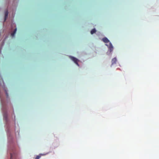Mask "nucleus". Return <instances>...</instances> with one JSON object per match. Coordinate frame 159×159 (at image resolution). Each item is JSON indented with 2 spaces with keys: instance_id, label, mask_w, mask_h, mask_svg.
Segmentation results:
<instances>
[{
  "instance_id": "nucleus-11",
  "label": "nucleus",
  "mask_w": 159,
  "mask_h": 159,
  "mask_svg": "<svg viewBox=\"0 0 159 159\" xmlns=\"http://www.w3.org/2000/svg\"><path fill=\"white\" fill-rule=\"evenodd\" d=\"M5 91L6 92V95H7V96H8V94H7V92L6 90H5Z\"/></svg>"
},
{
  "instance_id": "nucleus-10",
  "label": "nucleus",
  "mask_w": 159,
  "mask_h": 159,
  "mask_svg": "<svg viewBox=\"0 0 159 159\" xmlns=\"http://www.w3.org/2000/svg\"><path fill=\"white\" fill-rule=\"evenodd\" d=\"M12 158V153H11V158Z\"/></svg>"
},
{
  "instance_id": "nucleus-4",
  "label": "nucleus",
  "mask_w": 159,
  "mask_h": 159,
  "mask_svg": "<svg viewBox=\"0 0 159 159\" xmlns=\"http://www.w3.org/2000/svg\"><path fill=\"white\" fill-rule=\"evenodd\" d=\"M102 40L105 43H108L109 42V40L107 38L105 37L102 39Z\"/></svg>"
},
{
  "instance_id": "nucleus-2",
  "label": "nucleus",
  "mask_w": 159,
  "mask_h": 159,
  "mask_svg": "<svg viewBox=\"0 0 159 159\" xmlns=\"http://www.w3.org/2000/svg\"><path fill=\"white\" fill-rule=\"evenodd\" d=\"M71 59L78 66H79V64L78 63V60L74 57H71Z\"/></svg>"
},
{
  "instance_id": "nucleus-3",
  "label": "nucleus",
  "mask_w": 159,
  "mask_h": 159,
  "mask_svg": "<svg viewBox=\"0 0 159 159\" xmlns=\"http://www.w3.org/2000/svg\"><path fill=\"white\" fill-rule=\"evenodd\" d=\"M117 59L116 58H114L112 59L111 63L112 64H114L116 63Z\"/></svg>"
},
{
  "instance_id": "nucleus-9",
  "label": "nucleus",
  "mask_w": 159,
  "mask_h": 159,
  "mask_svg": "<svg viewBox=\"0 0 159 159\" xmlns=\"http://www.w3.org/2000/svg\"><path fill=\"white\" fill-rule=\"evenodd\" d=\"M4 118L6 119L7 118V115H6L5 114L4 115Z\"/></svg>"
},
{
  "instance_id": "nucleus-8",
  "label": "nucleus",
  "mask_w": 159,
  "mask_h": 159,
  "mask_svg": "<svg viewBox=\"0 0 159 159\" xmlns=\"http://www.w3.org/2000/svg\"><path fill=\"white\" fill-rule=\"evenodd\" d=\"M96 31L95 29H93L91 31V34H93L95 33Z\"/></svg>"
},
{
  "instance_id": "nucleus-7",
  "label": "nucleus",
  "mask_w": 159,
  "mask_h": 159,
  "mask_svg": "<svg viewBox=\"0 0 159 159\" xmlns=\"http://www.w3.org/2000/svg\"><path fill=\"white\" fill-rule=\"evenodd\" d=\"M17 30L16 28L12 33L11 34V35L12 37H14Z\"/></svg>"
},
{
  "instance_id": "nucleus-6",
  "label": "nucleus",
  "mask_w": 159,
  "mask_h": 159,
  "mask_svg": "<svg viewBox=\"0 0 159 159\" xmlns=\"http://www.w3.org/2000/svg\"><path fill=\"white\" fill-rule=\"evenodd\" d=\"M46 155V154H40L39 155H38L36 157L35 159H39L41 157V156H44Z\"/></svg>"
},
{
  "instance_id": "nucleus-5",
  "label": "nucleus",
  "mask_w": 159,
  "mask_h": 159,
  "mask_svg": "<svg viewBox=\"0 0 159 159\" xmlns=\"http://www.w3.org/2000/svg\"><path fill=\"white\" fill-rule=\"evenodd\" d=\"M8 11L7 10H6L5 12V20H4V21H5L7 18V16H8Z\"/></svg>"
},
{
  "instance_id": "nucleus-1",
  "label": "nucleus",
  "mask_w": 159,
  "mask_h": 159,
  "mask_svg": "<svg viewBox=\"0 0 159 159\" xmlns=\"http://www.w3.org/2000/svg\"><path fill=\"white\" fill-rule=\"evenodd\" d=\"M107 46L108 47L109 49L110 52H111L113 50V47L112 44L110 42L109 43V45H108Z\"/></svg>"
}]
</instances>
